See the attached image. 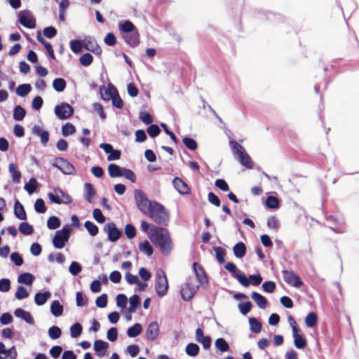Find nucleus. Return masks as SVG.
Masks as SVG:
<instances>
[{"label":"nucleus","mask_w":359,"mask_h":359,"mask_svg":"<svg viewBox=\"0 0 359 359\" xmlns=\"http://www.w3.org/2000/svg\"><path fill=\"white\" fill-rule=\"evenodd\" d=\"M104 231L107 233L108 239L111 242H116L121 236V231L113 222L107 223L104 227Z\"/></svg>","instance_id":"obj_13"},{"label":"nucleus","mask_w":359,"mask_h":359,"mask_svg":"<svg viewBox=\"0 0 359 359\" xmlns=\"http://www.w3.org/2000/svg\"><path fill=\"white\" fill-rule=\"evenodd\" d=\"M62 331L57 326H52L48 329V336L52 339H57L60 337Z\"/></svg>","instance_id":"obj_48"},{"label":"nucleus","mask_w":359,"mask_h":359,"mask_svg":"<svg viewBox=\"0 0 359 359\" xmlns=\"http://www.w3.org/2000/svg\"><path fill=\"white\" fill-rule=\"evenodd\" d=\"M8 170L12 176L13 182L18 184L20 182L21 173L17 170V165L15 163H10Z\"/></svg>","instance_id":"obj_33"},{"label":"nucleus","mask_w":359,"mask_h":359,"mask_svg":"<svg viewBox=\"0 0 359 359\" xmlns=\"http://www.w3.org/2000/svg\"><path fill=\"white\" fill-rule=\"evenodd\" d=\"M50 296L51 293L49 291L37 292L34 296V302L38 306H42L46 304Z\"/></svg>","instance_id":"obj_27"},{"label":"nucleus","mask_w":359,"mask_h":359,"mask_svg":"<svg viewBox=\"0 0 359 359\" xmlns=\"http://www.w3.org/2000/svg\"><path fill=\"white\" fill-rule=\"evenodd\" d=\"M37 182L35 178L32 177L29 180L28 183H26L25 185V189L27 191L29 194H33L36 189Z\"/></svg>","instance_id":"obj_55"},{"label":"nucleus","mask_w":359,"mask_h":359,"mask_svg":"<svg viewBox=\"0 0 359 359\" xmlns=\"http://www.w3.org/2000/svg\"><path fill=\"white\" fill-rule=\"evenodd\" d=\"M82 332V326L79 323H74L70 327V334L72 338H76Z\"/></svg>","instance_id":"obj_53"},{"label":"nucleus","mask_w":359,"mask_h":359,"mask_svg":"<svg viewBox=\"0 0 359 359\" xmlns=\"http://www.w3.org/2000/svg\"><path fill=\"white\" fill-rule=\"evenodd\" d=\"M34 210L38 213H45L47 208L45 205L44 201L41 198H38L34 203Z\"/></svg>","instance_id":"obj_50"},{"label":"nucleus","mask_w":359,"mask_h":359,"mask_svg":"<svg viewBox=\"0 0 359 359\" xmlns=\"http://www.w3.org/2000/svg\"><path fill=\"white\" fill-rule=\"evenodd\" d=\"M29 293L27 290L22 286H19L17 289V291L15 294V297L16 299L21 300L28 297Z\"/></svg>","instance_id":"obj_59"},{"label":"nucleus","mask_w":359,"mask_h":359,"mask_svg":"<svg viewBox=\"0 0 359 359\" xmlns=\"http://www.w3.org/2000/svg\"><path fill=\"white\" fill-rule=\"evenodd\" d=\"M233 251L236 257L242 258L246 253L245 245L243 242H239L233 246Z\"/></svg>","instance_id":"obj_31"},{"label":"nucleus","mask_w":359,"mask_h":359,"mask_svg":"<svg viewBox=\"0 0 359 359\" xmlns=\"http://www.w3.org/2000/svg\"><path fill=\"white\" fill-rule=\"evenodd\" d=\"M198 286L195 285L191 280H187L181 287V296L184 301L190 300L195 294Z\"/></svg>","instance_id":"obj_12"},{"label":"nucleus","mask_w":359,"mask_h":359,"mask_svg":"<svg viewBox=\"0 0 359 359\" xmlns=\"http://www.w3.org/2000/svg\"><path fill=\"white\" fill-rule=\"evenodd\" d=\"M31 90H32V86L30 84L24 83V84H21L18 86V88H16V93L18 95H19L20 97H25L28 93H29Z\"/></svg>","instance_id":"obj_38"},{"label":"nucleus","mask_w":359,"mask_h":359,"mask_svg":"<svg viewBox=\"0 0 359 359\" xmlns=\"http://www.w3.org/2000/svg\"><path fill=\"white\" fill-rule=\"evenodd\" d=\"M249 324L251 332L253 333H259L262 330V323L255 318H249Z\"/></svg>","instance_id":"obj_36"},{"label":"nucleus","mask_w":359,"mask_h":359,"mask_svg":"<svg viewBox=\"0 0 359 359\" xmlns=\"http://www.w3.org/2000/svg\"><path fill=\"white\" fill-rule=\"evenodd\" d=\"M83 48L92 53L100 55L102 53L100 47L97 45L95 41L90 37L85 38L83 41Z\"/></svg>","instance_id":"obj_19"},{"label":"nucleus","mask_w":359,"mask_h":359,"mask_svg":"<svg viewBox=\"0 0 359 359\" xmlns=\"http://www.w3.org/2000/svg\"><path fill=\"white\" fill-rule=\"evenodd\" d=\"M196 340L202 344L204 349H208L211 346V338L209 336H204L201 328H197L196 330Z\"/></svg>","instance_id":"obj_17"},{"label":"nucleus","mask_w":359,"mask_h":359,"mask_svg":"<svg viewBox=\"0 0 359 359\" xmlns=\"http://www.w3.org/2000/svg\"><path fill=\"white\" fill-rule=\"evenodd\" d=\"M14 315L15 317L24 320L28 324H34V320L31 313L21 308L16 309L14 311Z\"/></svg>","instance_id":"obj_22"},{"label":"nucleus","mask_w":359,"mask_h":359,"mask_svg":"<svg viewBox=\"0 0 359 359\" xmlns=\"http://www.w3.org/2000/svg\"><path fill=\"white\" fill-rule=\"evenodd\" d=\"M118 26L119 31L123 34H128L135 29H137L133 23L129 20L120 21Z\"/></svg>","instance_id":"obj_25"},{"label":"nucleus","mask_w":359,"mask_h":359,"mask_svg":"<svg viewBox=\"0 0 359 359\" xmlns=\"http://www.w3.org/2000/svg\"><path fill=\"white\" fill-rule=\"evenodd\" d=\"M70 48L72 52L78 53L81 52L83 48V42L79 40H72L70 41Z\"/></svg>","instance_id":"obj_54"},{"label":"nucleus","mask_w":359,"mask_h":359,"mask_svg":"<svg viewBox=\"0 0 359 359\" xmlns=\"http://www.w3.org/2000/svg\"><path fill=\"white\" fill-rule=\"evenodd\" d=\"M18 22L25 27L33 29L36 27L35 20L28 10L20 11L18 13Z\"/></svg>","instance_id":"obj_10"},{"label":"nucleus","mask_w":359,"mask_h":359,"mask_svg":"<svg viewBox=\"0 0 359 359\" xmlns=\"http://www.w3.org/2000/svg\"><path fill=\"white\" fill-rule=\"evenodd\" d=\"M282 275L284 281L292 287L299 288L304 285L303 281L297 273L288 270L282 271Z\"/></svg>","instance_id":"obj_7"},{"label":"nucleus","mask_w":359,"mask_h":359,"mask_svg":"<svg viewBox=\"0 0 359 359\" xmlns=\"http://www.w3.org/2000/svg\"><path fill=\"white\" fill-rule=\"evenodd\" d=\"M63 306L60 304L58 300H54L50 304V312L55 317H59L62 315Z\"/></svg>","instance_id":"obj_30"},{"label":"nucleus","mask_w":359,"mask_h":359,"mask_svg":"<svg viewBox=\"0 0 359 359\" xmlns=\"http://www.w3.org/2000/svg\"><path fill=\"white\" fill-rule=\"evenodd\" d=\"M96 191L90 183H85L84 184V198L89 203H92L93 198L95 196Z\"/></svg>","instance_id":"obj_29"},{"label":"nucleus","mask_w":359,"mask_h":359,"mask_svg":"<svg viewBox=\"0 0 359 359\" xmlns=\"http://www.w3.org/2000/svg\"><path fill=\"white\" fill-rule=\"evenodd\" d=\"M226 270H228L232 276L238 280V281L244 287H248L250 282L245 275L237 269L236 266L232 262L226 264Z\"/></svg>","instance_id":"obj_9"},{"label":"nucleus","mask_w":359,"mask_h":359,"mask_svg":"<svg viewBox=\"0 0 359 359\" xmlns=\"http://www.w3.org/2000/svg\"><path fill=\"white\" fill-rule=\"evenodd\" d=\"M142 327L140 323H135L133 326L130 327L127 330V335L129 337H135L141 334Z\"/></svg>","instance_id":"obj_35"},{"label":"nucleus","mask_w":359,"mask_h":359,"mask_svg":"<svg viewBox=\"0 0 359 359\" xmlns=\"http://www.w3.org/2000/svg\"><path fill=\"white\" fill-rule=\"evenodd\" d=\"M60 224V219L56 216H51L47 220V227L50 230L59 228Z\"/></svg>","instance_id":"obj_40"},{"label":"nucleus","mask_w":359,"mask_h":359,"mask_svg":"<svg viewBox=\"0 0 359 359\" xmlns=\"http://www.w3.org/2000/svg\"><path fill=\"white\" fill-rule=\"evenodd\" d=\"M72 227L69 224L65 225L61 230L57 231L53 238V244L57 249H62L69 241Z\"/></svg>","instance_id":"obj_4"},{"label":"nucleus","mask_w":359,"mask_h":359,"mask_svg":"<svg viewBox=\"0 0 359 359\" xmlns=\"http://www.w3.org/2000/svg\"><path fill=\"white\" fill-rule=\"evenodd\" d=\"M48 197L52 203L56 204H69L72 201L71 196L60 188H55L54 193H48Z\"/></svg>","instance_id":"obj_6"},{"label":"nucleus","mask_w":359,"mask_h":359,"mask_svg":"<svg viewBox=\"0 0 359 359\" xmlns=\"http://www.w3.org/2000/svg\"><path fill=\"white\" fill-rule=\"evenodd\" d=\"M93 59V57L92 55L88 53H86L83 54L80 57L79 62L83 66L87 67L92 63Z\"/></svg>","instance_id":"obj_57"},{"label":"nucleus","mask_w":359,"mask_h":359,"mask_svg":"<svg viewBox=\"0 0 359 359\" xmlns=\"http://www.w3.org/2000/svg\"><path fill=\"white\" fill-rule=\"evenodd\" d=\"M37 40L45 46V48H46L47 52L48 53L50 57L52 59H55V55H54V51H53V49L52 48L51 44L49 42H48L46 40H44L40 36H37Z\"/></svg>","instance_id":"obj_51"},{"label":"nucleus","mask_w":359,"mask_h":359,"mask_svg":"<svg viewBox=\"0 0 359 359\" xmlns=\"http://www.w3.org/2000/svg\"><path fill=\"white\" fill-rule=\"evenodd\" d=\"M134 197L138 209L142 213L159 225H168L170 214L162 204L149 200L146 194L140 189L134 191Z\"/></svg>","instance_id":"obj_1"},{"label":"nucleus","mask_w":359,"mask_h":359,"mask_svg":"<svg viewBox=\"0 0 359 359\" xmlns=\"http://www.w3.org/2000/svg\"><path fill=\"white\" fill-rule=\"evenodd\" d=\"M266 205L269 208L276 209L279 207V200L276 196H270L266 200Z\"/></svg>","instance_id":"obj_49"},{"label":"nucleus","mask_w":359,"mask_h":359,"mask_svg":"<svg viewBox=\"0 0 359 359\" xmlns=\"http://www.w3.org/2000/svg\"><path fill=\"white\" fill-rule=\"evenodd\" d=\"M155 289L157 294L161 297L165 296L168 292V281L165 272L161 269L156 273Z\"/></svg>","instance_id":"obj_5"},{"label":"nucleus","mask_w":359,"mask_h":359,"mask_svg":"<svg viewBox=\"0 0 359 359\" xmlns=\"http://www.w3.org/2000/svg\"><path fill=\"white\" fill-rule=\"evenodd\" d=\"M76 132V128L70 123H67L62 127V133L64 136L72 135Z\"/></svg>","instance_id":"obj_52"},{"label":"nucleus","mask_w":359,"mask_h":359,"mask_svg":"<svg viewBox=\"0 0 359 359\" xmlns=\"http://www.w3.org/2000/svg\"><path fill=\"white\" fill-rule=\"evenodd\" d=\"M128 302L127 297L123 294H118L116 296V305L117 306L124 309Z\"/></svg>","instance_id":"obj_63"},{"label":"nucleus","mask_w":359,"mask_h":359,"mask_svg":"<svg viewBox=\"0 0 359 359\" xmlns=\"http://www.w3.org/2000/svg\"><path fill=\"white\" fill-rule=\"evenodd\" d=\"M317 320H318L317 314L314 312H311L306 316V317L305 318V323L307 327H313L316 325Z\"/></svg>","instance_id":"obj_43"},{"label":"nucleus","mask_w":359,"mask_h":359,"mask_svg":"<svg viewBox=\"0 0 359 359\" xmlns=\"http://www.w3.org/2000/svg\"><path fill=\"white\" fill-rule=\"evenodd\" d=\"M14 215L19 219L25 220L27 219L25 208L18 201H16L14 204Z\"/></svg>","instance_id":"obj_26"},{"label":"nucleus","mask_w":359,"mask_h":359,"mask_svg":"<svg viewBox=\"0 0 359 359\" xmlns=\"http://www.w3.org/2000/svg\"><path fill=\"white\" fill-rule=\"evenodd\" d=\"M182 142L186 146L187 148H188L190 150H195L197 148V143L196 142L190 137H184L182 140Z\"/></svg>","instance_id":"obj_60"},{"label":"nucleus","mask_w":359,"mask_h":359,"mask_svg":"<svg viewBox=\"0 0 359 359\" xmlns=\"http://www.w3.org/2000/svg\"><path fill=\"white\" fill-rule=\"evenodd\" d=\"M251 297L260 309H264L266 307L267 300L262 294H259L257 292H252Z\"/></svg>","instance_id":"obj_28"},{"label":"nucleus","mask_w":359,"mask_h":359,"mask_svg":"<svg viewBox=\"0 0 359 359\" xmlns=\"http://www.w3.org/2000/svg\"><path fill=\"white\" fill-rule=\"evenodd\" d=\"M34 276L29 273L20 274L18 278V282L28 285H31L34 280Z\"/></svg>","instance_id":"obj_34"},{"label":"nucleus","mask_w":359,"mask_h":359,"mask_svg":"<svg viewBox=\"0 0 359 359\" xmlns=\"http://www.w3.org/2000/svg\"><path fill=\"white\" fill-rule=\"evenodd\" d=\"M123 168L111 163L108 166V172L111 177H122V170Z\"/></svg>","instance_id":"obj_32"},{"label":"nucleus","mask_w":359,"mask_h":359,"mask_svg":"<svg viewBox=\"0 0 359 359\" xmlns=\"http://www.w3.org/2000/svg\"><path fill=\"white\" fill-rule=\"evenodd\" d=\"M149 238L163 255H168L172 251V243L168 229L153 226L149 231Z\"/></svg>","instance_id":"obj_2"},{"label":"nucleus","mask_w":359,"mask_h":359,"mask_svg":"<svg viewBox=\"0 0 359 359\" xmlns=\"http://www.w3.org/2000/svg\"><path fill=\"white\" fill-rule=\"evenodd\" d=\"M53 87L57 92H62L66 87V81L64 79L57 78L53 81Z\"/></svg>","instance_id":"obj_41"},{"label":"nucleus","mask_w":359,"mask_h":359,"mask_svg":"<svg viewBox=\"0 0 359 359\" xmlns=\"http://www.w3.org/2000/svg\"><path fill=\"white\" fill-rule=\"evenodd\" d=\"M140 297L137 294H134L130 297L129 299L130 307L128 309L130 313H135L136 311L137 306L140 304Z\"/></svg>","instance_id":"obj_45"},{"label":"nucleus","mask_w":359,"mask_h":359,"mask_svg":"<svg viewBox=\"0 0 359 359\" xmlns=\"http://www.w3.org/2000/svg\"><path fill=\"white\" fill-rule=\"evenodd\" d=\"M125 233L128 238H133L136 235V230L133 225L128 224L125 226Z\"/></svg>","instance_id":"obj_62"},{"label":"nucleus","mask_w":359,"mask_h":359,"mask_svg":"<svg viewBox=\"0 0 359 359\" xmlns=\"http://www.w3.org/2000/svg\"><path fill=\"white\" fill-rule=\"evenodd\" d=\"M52 165L59 169L65 175H72L76 173L74 165L63 158H56Z\"/></svg>","instance_id":"obj_8"},{"label":"nucleus","mask_w":359,"mask_h":359,"mask_svg":"<svg viewBox=\"0 0 359 359\" xmlns=\"http://www.w3.org/2000/svg\"><path fill=\"white\" fill-rule=\"evenodd\" d=\"M229 144L233 154L239 159L241 163L246 168L252 169L253 168V163L244 147L233 140L230 141Z\"/></svg>","instance_id":"obj_3"},{"label":"nucleus","mask_w":359,"mask_h":359,"mask_svg":"<svg viewBox=\"0 0 359 359\" xmlns=\"http://www.w3.org/2000/svg\"><path fill=\"white\" fill-rule=\"evenodd\" d=\"M100 147L102 149L105 153L109 154L107 156V161H116L120 158L121 151L119 150L114 149L113 147L108 143H102L100 145Z\"/></svg>","instance_id":"obj_15"},{"label":"nucleus","mask_w":359,"mask_h":359,"mask_svg":"<svg viewBox=\"0 0 359 359\" xmlns=\"http://www.w3.org/2000/svg\"><path fill=\"white\" fill-rule=\"evenodd\" d=\"M117 90L112 86H109L107 88L101 86L100 88V93L102 100L108 101L112 99L114 95H116Z\"/></svg>","instance_id":"obj_21"},{"label":"nucleus","mask_w":359,"mask_h":359,"mask_svg":"<svg viewBox=\"0 0 359 359\" xmlns=\"http://www.w3.org/2000/svg\"><path fill=\"white\" fill-rule=\"evenodd\" d=\"M26 114L25 110L20 105L15 106L13 109V118L15 121H22Z\"/></svg>","instance_id":"obj_39"},{"label":"nucleus","mask_w":359,"mask_h":359,"mask_svg":"<svg viewBox=\"0 0 359 359\" xmlns=\"http://www.w3.org/2000/svg\"><path fill=\"white\" fill-rule=\"evenodd\" d=\"M32 131L34 135L40 137L43 146L47 145L49 140V133L47 130H43L41 126L35 125L32 127Z\"/></svg>","instance_id":"obj_18"},{"label":"nucleus","mask_w":359,"mask_h":359,"mask_svg":"<svg viewBox=\"0 0 359 359\" xmlns=\"http://www.w3.org/2000/svg\"><path fill=\"white\" fill-rule=\"evenodd\" d=\"M159 334V326L157 322L154 321L149 324L146 330L147 339L154 341Z\"/></svg>","instance_id":"obj_16"},{"label":"nucleus","mask_w":359,"mask_h":359,"mask_svg":"<svg viewBox=\"0 0 359 359\" xmlns=\"http://www.w3.org/2000/svg\"><path fill=\"white\" fill-rule=\"evenodd\" d=\"M294 344L299 349L304 348L306 346V340L304 334L295 336L294 337Z\"/></svg>","instance_id":"obj_44"},{"label":"nucleus","mask_w":359,"mask_h":359,"mask_svg":"<svg viewBox=\"0 0 359 359\" xmlns=\"http://www.w3.org/2000/svg\"><path fill=\"white\" fill-rule=\"evenodd\" d=\"M139 249L147 256L153 254V248L148 241H144L139 244Z\"/></svg>","instance_id":"obj_37"},{"label":"nucleus","mask_w":359,"mask_h":359,"mask_svg":"<svg viewBox=\"0 0 359 359\" xmlns=\"http://www.w3.org/2000/svg\"><path fill=\"white\" fill-rule=\"evenodd\" d=\"M172 184L175 189L179 194L184 195L189 192V187L187 184L180 177H175L172 180Z\"/></svg>","instance_id":"obj_20"},{"label":"nucleus","mask_w":359,"mask_h":359,"mask_svg":"<svg viewBox=\"0 0 359 359\" xmlns=\"http://www.w3.org/2000/svg\"><path fill=\"white\" fill-rule=\"evenodd\" d=\"M84 226L90 236H95L98 233V227L92 222L86 221Z\"/></svg>","instance_id":"obj_47"},{"label":"nucleus","mask_w":359,"mask_h":359,"mask_svg":"<svg viewBox=\"0 0 359 359\" xmlns=\"http://www.w3.org/2000/svg\"><path fill=\"white\" fill-rule=\"evenodd\" d=\"M122 176H123L126 179L130 180L133 183L135 182L136 181L135 174L133 170L130 169L123 168L122 170Z\"/></svg>","instance_id":"obj_58"},{"label":"nucleus","mask_w":359,"mask_h":359,"mask_svg":"<svg viewBox=\"0 0 359 359\" xmlns=\"http://www.w3.org/2000/svg\"><path fill=\"white\" fill-rule=\"evenodd\" d=\"M199 346L196 344L190 343L185 348L186 353L189 356H196L199 353Z\"/></svg>","instance_id":"obj_42"},{"label":"nucleus","mask_w":359,"mask_h":359,"mask_svg":"<svg viewBox=\"0 0 359 359\" xmlns=\"http://www.w3.org/2000/svg\"><path fill=\"white\" fill-rule=\"evenodd\" d=\"M252 307V304L250 301L245 302L244 303H240L238 304L239 311L243 315H246L248 313L251 311Z\"/></svg>","instance_id":"obj_56"},{"label":"nucleus","mask_w":359,"mask_h":359,"mask_svg":"<svg viewBox=\"0 0 359 359\" xmlns=\"http://www.w3.org/2000/svg\"><path fill=\"white\" fill-rule=\"evenodd\" d=\"M95 304L99 308H104L107 304V295L102 294L96 299Z\"/></svg>","instance_id":"obj_64"},{"label":"nucleus","mask_w":359,"mask_h":359,"mask_svg":"<svg viewBox=\"0 0 359 359\" xmlns=\"http://www.w3.org/2000/svg\"><path fill=\"white\" fill-rule=\"evenodd\" d=\"M193 268L199 283L204 284L207 283V277L202 266L194 262L193 264Z\"/></svg>","instance_id":"obj_23"},{"label":"nucleus","mask_w":359,"mask_h":359,"mask_svg":"<svg viewBox=\"0 0 359 359\" xmlns=\"http://www.w3.org/2000/svg\"><path fill=\"white\" fill-rule=\"evenodd\" d=\"M54 111L57 117L60 120L67 119L74 114L72 107L68 103H62L61 104L56 105Z\"/></svg>","instance_id":"obj_11"},{"label":"nucleus","mask_w":359,"mask_h":359,"mask_svg":"<svg viewBox=\"0 0 359 359\" xmlns=\"http://www.w3.org/2000/svg\"><path fill=\"white\" fill-rule=\"evenodd\" d=\"M109 347V344L102 340H95L94 342V350L100 357L104 355L106 350Z\"/></svg>","instance_id":"obj_24"},{"label":"nucleus","mask_w":359,"mask_h":359,"mask_svg":"<svg viewBox=\"0 0 359 359\" xmlns=\"http://www.w3.org/2000/svg\"><path fill=\"white\" fill-rule=\"evenodd\" d=\"M123 39L130 47H137L140 44V32L138 29H135L130 33L123 34Z\"/></svg>","instance_id":"obj_14"},{"label":"nucleus","mask_w":359,"mask_h":359,"mask_svg":"<svg viewBox=\"0 0 359 359\" xmlns=\"http://www.w3.org/2000/svg\"><path fill=\"white\" fill-rule=\"evenodd\" d=\"M82 270L81 265L76 262H72L69 267V271L73 276H76Z\"/></svg>","instance_id":"obj_61"},{"label":"nucleus","mask_w":359,"mask_h":359,"mask_svg":"<svg viewBox=\"0 0 359 359\" xmlns=\"http://www.w3.org/2000/svg\"><path fill=\"white\" fill-rule=\"evenodd\" d=\"M19 231L24 235H31L34 231V228L27 222H22L19 226Z\"/></svg>","instance_id":"obj_46"}]
</instances>
